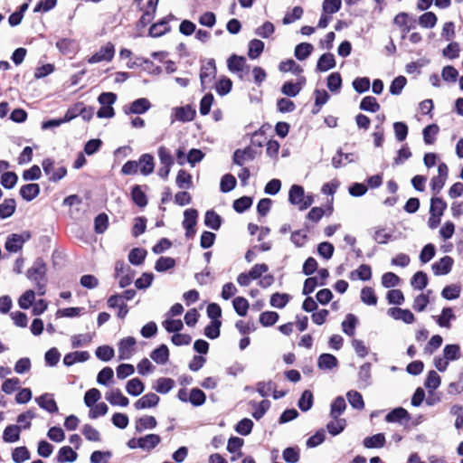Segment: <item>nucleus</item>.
<instances>
[{
    "instance_id": "obj_19",
    "label": "nucleus",
    "mask_w": 463,
    "mask_h": 463,
    "mask_svg": "<svg viewBox=\"0 0 463 463\" xmlns=\"http://www.w3.org/2000/svg\"><path fill=\"white\" fill-rule=\"evenodd\" d=\"M90 355L87 351H75L65 354L63 364L66 366H71L76 363H83L90 359Z\"/></svg>"
},
{
    "instance_id": "obj_56",
    "label": "nucleus",
    "mask_w": 463,
    "mask_h": 463,
    "mask_svg": "<svg viewBox=\"0 0 463 463\" xmlns=\"http://www.w3.org/2000/svg\"><path fill=\"white\" fill-rule=\"evenodd\" d=\"M302 90L300 82L286 81L281 87V93L288 97H296Z\"/></svg>"
},
{
    "instance_id": "obj_26",
    "label": "nucleus",
    "mask_w": 463,
    "mask_h": 463,
    "mask_svg": "<svg viewBox=\"0 0 463 463\" xmlns=\"http://www.w3.org/2000/svg\"><path fill=\"white\" fill-rule=\"evenodd\" d=\"M304 194L305 191L301 185L293 184L288 192V202L293 205H297L300 211V206L304 200Z\"/></svg>"
},
{
    "instance_id": "obj_48",
    "label": "nucleus",
    "mask_w": 463,
    "mask_h": 463,
    "mask_svg": "<svg viewBox=\"0 0 463 463\" xmlns=\"http://www.w3.org/2000/svg\"><path fill=\"white\" fill-rule=\"evenodd\" d=\"M146 250L143 248H134L128 253V261L136 266L141 265L146 257Z\"/></svg>"
},
{
    "instance_id": "obj_14",
    "label": "nucleus",
    "mask_w": 463,
    "mask_h": 463,
    "mask_svg": "<svg viewBox=\"0 0 463 463\" xmlns=\"http://www.w3.org/2000/svg\"><path fill=\"white\" fill-rule=\"evenodd\" d=\"M388 315L395 320H402L406 324H412L415 317L409 309H402L400 307H391L388 309Z\"/></svg>"
},
{
    "instance_id": "obj_28",
    "label": "nucleus",
    "mask_w": 463,
    "mask_h": 463,
    "mask_svg": "<svg viewBox=\"0 0 463 463\" xmlns=\"http://www.w3.org/2000/svg\"><path fill=\"white\" fill-rule=\"evenodd\" d=\"M317 366L321 370H332L338 366V360L331 354H322L318 356Z\"/></svg>"
},
{
    "instance_id": "obj_4",
    "label": "nucleus",
    "mask_w": 463,
    "mask_h": 463,
    "mask_svg": "<svg viewBox=\"0 0 463 463\" xmlns=\"http://www.w3.org/2000/svg\"><path fill=\"white\" fill-rule=\"evenodd\" d=\"M216 66L213 59H210L206 64L201 67L200 71V81L203 90L209 87V84L215 78Z\"/></svg>"
},
{
    "instance_id": "obj_49",
    "label": "nucleus",
    "mask_w": 463,
    "mask_h": 463,
    "mask_svg": "<svg viewBox=\"0 0 463 463\" xmlns=\"http://www.w3.org/2000/svg\"><path fill=\"white\" fill-rule=\"evenodd\" d=\"M447 208V203L440 197H432L430 200V215L442 216Z\"/></svg>"
},
{
    "instance_id": "obj_63",
    "label": "nucleus",
    "mask_w": 463,
    "mask_h": 463,
    "mask_svg": "<svg viewBox=\"0 0 463 463\" xmlns=\"http://www.w3.org/2000/svg\"><path fill=\"white\" fill-rule=\"evenodd\" d=\"M439 126L431 124L423 128L422 135L425 144L431 145L435 141V137L439 133Z\"/></svg>"
},
{
    "instance_id": "obj_7",
    "label": "nucleus",
    "mask_w": 463,
    "mask_h": 463,
    "mask_svg": "<svg viewBox=\"0 0 463 463\" xmlns=\"http://www.w3.org/2000/svg\"><path fill=\"white\" fill-rule=\"evenodd\" d=\"M137 341L128 336L118 342V360H129L135 353Z\"/></svg>"
},
{
    "instance_id": "obj_53",
    "label": "nucleus",
    "mask_w": 463,
    "mask_h": 463,
    "mask_svg": "<svg viewBox=\"0 0 463 463\" xmlns=\"http://www.w3.org/2000/svg\"><path fill=\"white\" fill-rule=\"evenodd\" d=\"M346 398L350 405L355 410H363L364 408V402L363 396L357 391H349L346 393Z\"/></svg>"
},
{
    "instance_id": "obj_58",
    "label": "nucleus",
    "mask_w": 463,
    "mask_h": 463,
    "mask_svg": "<svg viewBox=\"0 0 463 463\" xmlns=\"http://www.w3.org/2000/svg\"><path fill=\"white\" fill-rule=\"evenodd\" d=\"M236 178L232 174H225L221 179L220 190L222 193H229L236 187Z\"/></svg>"
},
{
    "instance_id": "obj_23",
    "label": "nucleus",
    "mask_w": 463,
    "mask_h": 463,
    "mask_svg": "<svg viewBox=\"0 0 463 463\" xmlns=\"http://www.w3.org/2000/svg\"><path fill=\"white\" fill-rule=\"evenodd\" d=\"M249 404L253 409L251 415L257 420H260L270 408L269 400H262L260 402L250 401Z\"/></svg>"
},
{
    "instance_id": "obj_42",
    "label": "nucleus",
    "mask_w": 463,
    "mask_h": 463,
    "mask_svg": "<svg viewBox=\"0 0 463 463\" xmlns=\"http://www.w3.org/2000/svg\"><path fill=\"white\" fill-rule=\"evenodd\" d=\"M314 47L311 43H301L295 47L294 55L298 61L307 59L312 53Z\"/></svg>"
},
{
    "instance_id": "obj_11",
    "label": "nucleus",
    "mask_w": 463,
    "mask_h": 463,
    "mask_svg": "<svg viewBox=\"0 0 463 463\" xmlns=\"http://www.w3.org/2000/svg\"><path fill=\"white\" fill-rule=\"evenodd\" d=\"M175 19V16L170 14L167 16L162 18L157 23L152 24L149 28V36L151 37H160L165 33L170 32L171 27L169 25V22Z\"/></svg>"
},
{
    "instance_id": "obj_33",
    "label": "nucleus",
    "mask_w": 463,
    "mask_h": 463,
    "mask_svg": "<svg viewBox=\"0 0 463 463\" xmlns=\"http://www.w3.org/2000/svg\"><path fill=\"white\" fill-rule=\"evenodd\" d=\"M175 387V381L167 377H160L153 386L154 390L162 394L168 393Z\"/></svg>"
},
{
    "instance_id": "obj_57",
    "label": "nucleus",
    "mask_w": 463,
    "mask_h": 463,
    "mask_svg": "<svg viewBox=\"0 0 463 463\" xmlns=\"http://www.w3.org/2000/svg\"><path fill=\"white\" fill-rule=\"evenodd\" d=\"M282 458L287 463H298L300 458V449L298 447L286 448L282 452Z\"/></svg>"
},
{
    "instance_id": "obj_1",
    "label": "nucleus",
    "mask_w": 463,
    "mask_h": 463,
    "mask_svg": "<svg viewBox=\"0 0 463 463\" xmlns=\"http://www.w3.org/2000/svg\"><path fill=\"white\" fill-rule=\"evenodd\" d=\"M32 237V234L29 231H24L22 233H12L7 236L5 249L11 253H16L20 251L24 244L28 241Z\"/></svg>"
},
{
    "instance_id": "obj_38",
    "label": "nucleus",
    "mask_w": 463,
    "mask_h": 463,
    "mask_svg": "<svg viewBox=\"0 0 463 463\" xmlns=\"http://www.w3.org/2000/svg\"><path fill=\"white\" fill-rule=\"evenodd\" d=\"M346 403L342 396L336 397L330 406V417L332 419L339 418L340 415L345 411Z\"/></svg>"
},
{
    "instance_id": "obj_2",
    "label": "nucleus",
    "mask_w": 463,
    "mask_h": 463,
    "mask_svg": "<svg viewBox=\"0 0 463 463\" xmlns=\"http://www.w3.org/2000/svg\"><path fill=\"white\" fill-rule=\"evenodd\" d=\"M196 115L195 109L191 105L175 107L171 113V123L175 121L190 122L194 119Z\"/></svg>"
},
{
    "instance_id": "obj_41",
    "label": "nucleus",
    "mask_w": 463,
    "mask_h": 463,
    "mask_svg": "<svg viewBox=\"0 0 463 463\" xmlns=\"http://www.w3.org/2000/svg\"><path fill=\"white\" fill-rule=\"evenodd\" d=\"M264 43L259 39L250 40L249 43L248 56L255 60L260 56L264 50Z\"/></svg>"
},
{
    "instance_id": "obj_59",
    "label": "nucleus",
    "mask_w": 463,
    "mask_h": 463,
    "mask_svg": "<svg viewBox=\"0 0 463 463\" xmlns=\"http://www.w3.org/2000/svg\"><path fill=\"white\" fill-rule=\"evenodd\" d=\"M175 266V259L171 257H160L156 262L155 269L157 272H165L173 269Z\"/></svg>"
},
{
    "instance_id": "obj_30",
    "label": "nucleus",
    "mask_w": 463,
    "mask_h": 463,
    "mask_svg": "<svg viewBox=\"0 0 463 463\" xmlns=\"http://www.w3.org/2000/svg\"><path fill=\"white\" fill-rule=\"evenodd\" d=\"M349 278L352 280H355V279H360L363 281L369 280L372 278L371 267L367 264H362L356 269L350 272Z\"/></svg>"
},
{
    "instance_id": "obj_17",
    "label": "nucleus",
    "mask_w": 463,
    "mask_h": 463,
    "mask_svg": "<svg viewBox=\"0 0 463 463\" xmlns=\"http://www.w3.org/2000/svg\"><path fill=\"white\" fill-rule=\"evenodd\" d=\"M157 421L154 416L145 415L136 420L135 430L137 433H142L146 430H153L156 427Z\"/></svg>"
},
{
    "instance_id": "obj_9",
    "label": "nucleus",
    "mask_w": 463,
    "mask_h": 463,
    "mask_svg": "<svg viewBox=\"0 0 463 463\" xmlns=\"http://www.w3.org/2000/svg\"><path fill=\"white\" fill-rule=\"evenodd\" d=\"M151 108V103L146 98H139L131 102L129 105L123 107V111L126 115L130 114H144Z\"/></svg>"
},
{
    "instance_id": "obj_64",
    "label": "nucleus",
    "mask_w": 463,
    "mask_h": 463,
    "mask_svg": "<svg viewBox=\"0 0 463 463\" xmlns=\"http://www.w3.org/2000/svg\"><path fill=\"white\" fill-rule=\"evenodd\" d=\"M326 86L332 92H339L342 87V78L339 72H332L326 80Z\"/></svg>"
},
{
    "instance_id": "obj_35",
    "label": "nucleus",
    "mask_w": 463,
    "mask_h": 463,
    "mask_svg": "<svg viewBox=\"0 0 463 463\" xmlns=\"http://www.w3.org/2000/svg\"><path fill=\"white\" fill-rule=\"evenodd\" d=\"M371 367L370 363H364L359 368L358 382L360 387H367L371 384Z\"/></svg>"
},
{
    "instance_id": "obj_60",
    "label": "nucleus",
    "mask_w": 463,
    "mask_h": 463,
    "mask_svg": "<svg viewBox=\"0 0 463 463\" xmlns=\"http://www.w3.org/2000/svg\"><path fill=\"white\" fill-rule=\"evenodd\" d=\"M440 376L437 372L431 370L428 373L427 378L424 383V386L430 391H434L440 385Z\"/></svg>"
},
{
    "instance_id": "obj_39",
    "label": "nucleus",
    "mask_w": 463,
    "mask_h": 463,
    "mask_svg": "<svg viewBox=\"0 0 463 463\" xmlns=\"http://www.w3.org/2000/svg\"><path fill=\"white\" fill-rule=\"evenodd\" d=\"M357 323L358 319L354 314L346 315L341 325L343 332L349 336H353L355 333Z\"/></svg>"
},
{
    "instance_id": "obj_18",
    "label": "nucleus",
    "mask_w": 463,
    "mask_h": 463,
    "mask_svg": "<svg viewBox=\"0 0 463 463\" xmlns=\"http://www.w3.org/2000/svg\"><path fill=\"white\" fill-rule=\"evenodd\" d=\"M335 65L336 62L334 54L331 52H326L319 57L317 62L316 71L318 72L327 71L335 68Z\"/></svg>"
},
{
    "instance_id": "obj_21",
    "label": "nucleus",
    "mask_w": 463,
    "mask_h": 463,
    "mask_svg": "<svg viewBox=\"0 0 463 463\" xmlns=\"http://www.w3.org/2000/svg\"><path fill=\"white\" fill-rule=\"evenodd\" d=\"M227 66L230 71L232 72H241L245 69H249V66L246 63V59L243 56H239L236 54H232L227 60Z\"/></svg>"
},
{
    "instance_id": "obj_43",
    "label": "nucleus",
    "mask_w": 463,
    "mask_h": 463,
    "mask_svg": "<svg viewBox=\"0 0 463 463\" xmlns=\"http://www.w3.org/2000/svg\"><path fill=\"white\" fill-rule=\"evenodd\" d=\"M346 427V420L343 418L332 419L326 424V430L332 436L340 434Z\"/></svg>"
},
{
    "instance_id": "obj_32",
    "label": "nucleus",
    "mask_w": 463,
    "mask_h": 463,
    "mask_svg": "<svg viewBox=\"0 0 463 463\" xmlns=\"http://www.w3.org/2000/svg\"><path fill=\"white\" fill-rule=\"evenodd\" d=\"M386 439L383 433H377L370 437H366L363 440V444L367 449H380L385 445Z\"/></svg>"
},
{
    "instance_id": "obj_3",
    "label": "nucleus",
    "mask_w": 463,
    "mask_h": 463,
    "mask_svg": "<svg viewBox=\"0 0 463 463\" xmlns=\"http://www.w3.org/2000/svg\"><path fill=\"white\" fill-rule=\"evenodd\" d=\"M42 166L45 175L49 176V180L51 182L56 183L62 179L67 174V169L65 166H61L55 169L54 162L51 158H45L42 163Z\"/></svg>"
},
{
    "instance_id": "obj_46",
    "label": "nucleus",
    "mask_w": 463,
    "mask_h": 463,
    "mask_svg": "<svg viewBox=\"0 0 463 463\" xmlns=\"http://www.w3.org/2000/svg\"><path fill=\"white\" fill-rule=\"evenodd\" d=\"M313 402H314L313 393L311 392V391L306 390L302 392V394L298 402V406L301 411L306 412L312 408Z\"/></svg>"
},
{
    "instance_id": "obj_52",
    "label": "nucleus",
    "mask_w": 463,
    "mask_h": 463,
    "mask_svg": "<svg viewBox=\"0 0 463 463\" xmlns=\"http://www.w3.org/2000/svg\"><path fill=\"white\" fill-rule=\"evenodd\" d=\"M411 285L414 289L422 290L428 285V276L423 271H417L411 279Z\"/></svg>"
},
{
    "instance_id": "obj_55",
    "label": "nucleus",
    "mask_w": 463,
    "mask_h": 463,
    "mask_svg": "<svg viewBox=\"0 0 463 463\" xmlns=\"http://www.w3.org/2000/svg\"><path fill=\"white\" fill-rule=\"evenodd\" d=\"M109 227V216L105 213L98 214L94 219V231L97 234L104 233Z\"/></svg>"
},
{
    "instance_id": "obj_54",
    "label": "nucleus",
    "mask_w": 463,
    "mask_h": 463,
    "mask_svg": "<svg viewBox=\"0 0 463 463\" xmlns=\"http://www.w3.org/2000/svg\"><path fill=\"white\" fill-rule=\"evenodd\" d=\"M175 183L180 189H189L193 185L192 175L185 170L181 169L177 173Z\"/></svg>"
},
{
    "instance_id": "obj_31",
    "label": "nucleus",
    "mask_w": 463,
    "mask_h": 463,
    "mask_svg": "<svg viewBox=\"0 0 463 463\" xmlns=\"http://www.w3.org/2000/svg\"><path fill=\"white\" fill-rule=\"evenodd\" d=\"M77 457L78 454L70 446H63L59 449L56 459L59 463H71Z\"/></svg>"
},
{
    "instance_id": "obj_50",
    "label": "nucleus",
    "mask_w": 463,
    "mask_h": 463,
    "mask_svg": "<svg viewBox=\"0 0 463 463\" xmlns=\"http://www.w3.org/2000/svg\"><path fill=\"white\" fill-rule=\"evenodd\" d=\"M290 300V296L287 293H279L276 292L270 297V306L276 308H283L287 306V304Z\"/></svg>"
},
{
    "instance_id": "obj_10",
    "label": "nucleus",
    "mask_w": 463,
    "mask_h": 463,
    "mask_svg": "<svg viewBox=\"0 0 463 463\" xmlns=\"http://www.w3.org/2000/svg\"><path fill=\"white\" fill-rule=\"evenodd\" d=\"M257 156V150L249 146L243 149H236L232 156L233 164L242 166L246 162L252 161Z\"/></svg>"
},
{
    "instance_id": "obj_62",
    "label": "nucleus",
    "mask_w": 463,
    "mask_h": 463,
    "mask_svg": "<svg viewBox=\"0 0 463 463\" xmlns=\"http://www.w3.org/2000/svg\"><path fill=\"white\" fill-rule=\"evenodd\" d=\"M361 300L366 305L375 306L377 304V297L373 288L371 287L363 288L361 290Z\"/></svg>"
},
{
    "instance_id": "obj_27",
    "label": "nucleus",
    "mask_w": 463,
    "mask_h": 463,
    "mask_svg": "<svg viewBox=\"0 0 463 463\" xmlns=\"http://www.w3.org/2000/svg\"><path fill=\"white\" fill-rule=\"evenodd\" d=\"M40 194V186L38 184H27L20 188V195L26 202H31Z\"/></svg>"
},
{
    "instance_id": "obj_51",
    "label": "nucleus",
    "mask_w": 463,
    "mask_h": 463,
    "mask_svg": "<svg viewBox=\"0 0 463 463\" xmlns=\"http://www.w3.org/2000/svg\"><path fill=\"white\" fill-rule=\"evenodd\" d=\"M188 402L194 407H199L204 404L206 401L205 393L199 388H193L189 393Z\"/></svg>"
},
{
    "instance_id": "obj_13",
    "label": "nucleus",
    "mask_w": 463,
    "mask_h": 463,
    "mask_svg": "<svg viewBox=\"0 0 463 463\" xmlns=\"http://www.w3.org/2000/svg\"><path fill=\"white\" fill-rule=\"evenodd\" d=\"M160 401L157 394L154 392H148L138 399L135 403L134 407L136 410H145L148 408L156 407Z\"/></svg>"
},
{
    "instance_id": "obj_6",
    "label": "nucleus",
    "mask_w": 463,
    "mask_h": 463,
    "mask_svg": "<svg viewBox=\"0 0 463 463\" xmlns=\"http://www.w3.org/2000/svg\"><path fill=\"white\" fill-rule=\"evenodd\" d=\"M115 55V47L111 43H107L104 46L96 52L88 59V62L90 64L98 63L101 61H110Z\"/></svg>"
},
{
    "instance_id": "obj_24",
    "label": "nucleus",
    "mask_w": 463,
    "mask_h": 463,
    "mask_svg": "<svg viewBox=\"0 0 463 463\" xmlns=\"http://www.w3.org/2000/svg\"><path fill=\"white\" fill-rule=\"evenodd\" d=\"M311 227L308 223L304 224L303 230L295 231L291 233L290 241L298 248L303 247L307 240V232H309Z\"/></svg>"
},
{
    "instance_id": "obj_5",
    "label": "nucleus",
    "mask_w": 463,
    "mask_h": 463,
    "mask_svg": "<svg viewBox=\"0 0 463 463\" xmlns=\"http://www.w3.org/2000/svg\"><path fill=\"white\" fill-rule=\"evenodd\" d=\"M47 265L42 258H37L31 268L27 269L26 277L31 281L41 280L46 278Z\"/></svg>"
},
{
    "instance_id": "obj_47",
    "label": "nucleus",
    "mask_w": 463,
    "mask_h": 463,
    "mask_svg": "<svg viewBox=\"0 0 463 463\" xmlns=\"http://www.w3.org/2000/svg\"><path fill=\"white\" fill-rule=\"evenodd\" d=\"M131 198L133 202L139 207L143 208L147 204V197L138 184L132 186Z\"/></svg>"
},
{
    "instance_id": "obj_40",
    "label": "nucleus",
    "mask_w": 463,
    "mask_h": 463,
    "mask_svg": "<svg viewBox=\"0 0 463 463\" xmlns=\"http://www.w3.org/2000/svg\"><path fill=\"white\" fill-rule=\"evenodd\" d=\"M456 319V316L453 313L451 307H444L439 317L436 318L437 324L440 327L449 328L450 321Z\"/></svg>"
},
{
    "instance_id": "obj_34",
    "label": "nucleus",
    "mask_w": 463,
    "mask_h": 463,
    "mask_svg": "<svg viewBox=\"0 0 463 463\" xmlns=\"http://www.w3.org/2000/svg\"><path fill=\"white\" fill-rule=\"evenodd\" d=\"M21 427L18 425H8L3 432V440L7 443H13L20 439Z\"/></svg>"
},
{
    "instance_id": "obj_45",
    "label": "nucleus",
    "mask_w": 463,
    "mask_h": 463,
    "mask_svg": "<svg viewBox=\"0 0 463 463\" xmlns=\"http://www.w3.org/2000/svg\"><path fill=\"white\" fill-rule=\"evenodd\" d=\"M16 208L15 200L13 198L5 199L0 204V218L6 219L14 214Z\"/></svg>"
},
{
    "instance_id": "obj_8",
    "label": "nucleus",
    "mask_w": 463,
    "mask_h": 463,
    "mask_svg": "<svg viewBox=\"0 0 463 463\" xmlns=\"http://www.w3.org/2000/svg\"><path fill=\"white\" fill-rule=\"evenodd\" d=\"M393 24L399 26L402 30V39H405L408 33L415 28L416 21L413 18H410L407 13L402 12L395 15L393 18Z\"/></svg>"
},
{
    "instance_id": "obj_22",
    "label": "nucleus",
    "mask_w": 463,
    "mask_h": 463,
    "mask_svg": "<svg viewBox=\"0 0 463 463\" xmlns=\"http://www.w3.org/2000/svg\"><path fill=\"white\" fill-rule=\"evenodd\" d=\"M150 358L157 364H165L169 360V349L162 344L150 353Z\"/></svg>"
},
{
    "instance_id": "obj_16",
    "label": "nucleus",
    "mask_w": 463,
    "mask_h": 463,
    "mask_svg": "<svg viewBox=\"0 0 463 463\" xmlns=\"http://www.w3.org/2000/svg\"><path fill=\"white\" fill-rule=\"evenodd\" d=\"M106 400L113 406L126 407L129 403V400L123 395L119 389H112L106 393Z\"/></svg>"
},
{
    "instance_id": "obj_37",
    "label": "nucleus",
    "mask_w": 463,
    "mask_h": 463,
    "mask_svg": "<svg viewBox=\"0 0 463 463\" xmlns=\"http://www.w3.org/2000/svg\"><path fill=\"white\" fill-rule=\"evenodd\" d=\"M359 108L361 110L375 113L380 110L381 106L373 96H366L362 99Z\"/></svg>"
},
{
    "instance_id": "obj_44",
    "label": "nucleus",
    "mask_w": 463,
    "mask_h": 463,
    "mask_svg": "<svg viewBox=\"0 0 463 463\" xmlns=\"http://www.w3.org/2000/svg\"><path fill=\"white\" fill-rule=\"evenodd\" d=\"M145 390L143 382L138 378H133L127 383L126 391L129 395L138 396Z\"/></svg>"
},
{
    "instance_id": "obj_25",
    "label": "nucleus",
    "mask_w": 463,
    "mask_h": 463,
    "mask_svg": "<svg viewBox=\"0 0 463 463\" xmlns=\"http://www.w3.org/2000/svg\"><path fill=\"white\" fill-rule=\"evenodd\" d=\"M140 449L145 451H151L161 442V437L157 434H147L139 438Z\"/></svg>"
},
{
    "instance_id": "obj_36",
    "label": "nucleus",
    "mask_w": 463,
    "mask_h": 463,
    "mask_svg": "<svg viewBox=\"0 0 463 463\" xmlns=\"http://www.w3.org/2000/svg\"><path fill=\"white\" fill-rule=\"evenodd\" d=\"M222 217L213 210H208L204 215V225L213 229L219 230L222 225Z\"/></svg>"
},
{
    "instance_id": "obj_29",
    "label": "nucleus",
    "mask_w": 463,
    "mask_h": 463,
    "mask_svg": "<svg viewBox=\"0 0 463 463\" xmlns=\"http://www.w3.org/2000/svg\"><path fill=\"white\" fill-rule=\"evenodd\" d=\"M410 413L402 407H398L391 411L386 416L387 422H402V420H410Z\"/></svg>"
},
{
    "instance_id": "obj_20",
    "label": "nucleus",
    "mask_w": 463,
    "mask_h": 463,
    "mask_svg": "<svg viewBox=\"0 0 463 463\" xmlns=\"http://www.w3.org/2000/svg\"><path fill=\"white\" fill-rule=\"evenodd\" d=\"M137 162L138 163V169L143 175H148L153 173L155 162L152 155L143 154Z\"/></svg>"
},
{
    "instance_id": "obj_61",
    "label": "nucleus",
    "mask_w": 463,
    "mask_h": 463,
    "mask_svg": "<svg viewBox=\"0 0 463 463\" xmlns=\"http://www.w3.org/2000/svg\"><path fill=\"white\" fill-rule=\"evenodd\" d=\"M232 306L235 310V312L240 317L246 316L248 309H249V302L248 300L243 297H236L232 300Z\"/></svg>"
},
{
    "instance_id": "obj_15",
    "label": "nucleus",
    "mask_w": 463,
    "mask_h": 463,
    "mask_svg": "<svg viewBox=\"0 0 463 463\" xmlns=\"http://www.w3.org/2000/svg\"><path fill=\"white\" fill-rule=\"evenodd\" d=\"M35 402L42 409L50 413L58 412V406L51 393H43L35 399Z\"/></svg>"
},
{
    "instance_id": "obj_12",
    "label": "nucleus",
    "mask_w": 463,
    "mask_h": 463,
    "mask_svg": "<svg viewBox=\"0 0 463 463\" xmlns=\"http://www.w3.org/2000/svg\"><path fill=\"white\" fill-rule=\"evenodd\" d=\"M454 260L450 256H444L431 265L435 276L447 275L451 271Z\"/></svg>"
}]
</instances>
